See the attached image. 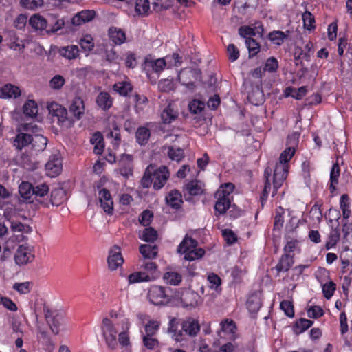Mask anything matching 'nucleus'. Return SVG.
<instances>
[{"mask_svg": "<svg viewBox=\"0 0 352 352\" xmlns=\"http://www.w3.org/2000/svg\"><path fill=\"white\" fill-rule=\"evenodd\" d=\"M217 195L218 198L214 205V210L219 214H223L231 207L230 199L222 195L221 192H217Z\"/></svg>", "mask_w": 352, "mask_h": 352, "instance_id": "obj_21", "label": "nucleus"}, {"mask_svg": "<svg viewBox=\"0 0 352 352\" xmlns=\"http://www.w3.org/2000/svg\"><path fill=\"white\" fill-rule=\"evenodd\" d=\"M205 252V250L201 248H195L193 249L191 248L186 252L184 253L185 254L184 259L189 261L199 259L204 256Z\"/></svg>", "mask_w": 352, "mask_h": 352, "instance_id": "obj_38", "label": "nucleus"}, {"mask_svg": "<svg viewBox=\"0 0 352 352\" xmlns=\"http://www.w3.org/2000/svg\"><path fill=\"white\" fill-rule=\"evenodd\" d=\"M205 107L204 102L198 100H192L188 104L189 111L193 114L201 113Z\"/></svg>", "mask_w": 352, "mask_h": 352, "instance_id": "obj_58", "label": "nucleus"}, {"mask_svg": "<svg viewBox=\"0 0 352 352\" xmlns=\"http://www.w3.org/2000/svg\"><path fill=\"white\" fill-rule=\"evenodd\" d=\"M157 232L152 227L146 228L143 230L139 237L148 243H154L157 239Z\"/></svg>", "mask_w": 352, "mask_h": 352, "instance_id": "obj_37", "label": "nucleus"}, {"mask_svg": "<svg viewBox=\"0 0 352 352\" xmlns=\"http://www.w3.org/2000/svg\"><path fill=\"white\" fill-rule=\"evenodd\" d=\"M151 136V131L150 130L144 126H140L138 129L136 133H135V138L137 142L140 146H144L146 145Z\"/></svg>", "mask_w": 352, "mask_h": 352, "instance_id": "obj_32", "label": "nucleus"}, {"mask_svg": "<svg viewBox=\"0 0 352 352\" xmlns=\"http://www.w3.org/2000/svg\"><path fill=\"white\" fill-rule=\"evenodd\" d=\"M247 306L250 312L256 313L261 307V302L256 296H252L248 298Z\"/></svg>", "mask_w": 352, "mask_h": 352, "instance_id": "obj_53", "label": "nucleus"}, {"mask_svg": "<svg viewBox=\"0 0 352 352\" xmlns=\"http://www.w3.org/2000/svg\"><path fill=\"white\" fill-rule=\"evenodd\" d=\"M49 186L45 183L34 186V196L36 199L43 197L49 192Z\"/></svg>", "mask_w": 352, "mask_h": 352, "instance_id": "obj_55", "label": "nucleus"}, {"mask_svg": "<svg viewBox=\"0 0 352 352\" xmlns=\"http://www.w3.org/2000/svg\"><path fill=\"white\" fill-rule=\"evenodd\" d=\"M123 262L124 259L121 254L120 248L117 245H114L109 250V256L107 258L109 268L111 270H115L120 266Z\"/></svg>", "mask_w": 352, "mask_h": 352, "instance_id": "obj_11", "label": "nucleus"}, {"mask_svg": "<svg viewBox=\"0 0 352 352\" xmlns=\"http://www.w3.org/2000/svg\"><path fill=\"white\" fill-rule=\"evenodd\" d=\"M47 144V139L42 135H35L32 142V148L36 151H43Z\"/></svg>", "mask_w": 352, "mask_h": 352, "instance_id": "obj_41", "label": "nucleus"}, {"mask_svg": "<svg viewBox=\"0 0 352 352\" xmlns=\"http://www.w3.org/2000/svg\"><path fill=\"white\" fill-rule=\"evenodd\" d=\"M141 262V267L148 272L147 274L152 277V280L154 279L157 269V264L155 262L145 259H143Z\"/></svg>", "mask_w": 352, "mask_h": 352, "instance_id": "obj_49", "label": "nucleus"}, {"mask_svg": "<svg viewBox=\"0 0 352 352\" xmlns=\"http://www.w3.org/2000/svg\"><path fill=\"white\" fill-rule=\"evenodd\" d=\"M96 12L92 10H85L77 13L72 19V23L74 25H80L82 23L89 22L95 17Z\"/></svg>", "mask_w": 352, "mask_h": 352, "instance_id": "obj_17", "label": "nucleus"}, {"mask_svg": "<svg viewBox=\"0 0 352 352\" xmlns=\"http://www.w3.org/2000/svg\"><path fill=\"white\" fill-rule=\"evenodd\" d=\"M132 89L131 84L126 81L118 82L113 85V90L123 96H126Z\"/></svg>", "mask_w": 352, "mask_h": 352, "instance_id": "obj_39", "label": "nucleus"}, {"mask_svg": "<svg viewBox=\"0 0 352 352\" xmlns=\"http://www.w3.org/2000/svg\"><path fill=\"white\" fill-rule=\"evenodd\" d=\"M98 199L104 211L108 214H112L113 202L109 190L106 188L99 190Z\"/></svg>", "mask_w": 352, "mask_h": 352, "instance_id": "obj_13", "label": "nucleus"}, {"mask_svg": "<svg viewBox=\"0 0 352 352\" xmlns=\"http://www.w3.org/2000/svg\"><path fill=\"white\" fill-rule=\"evenodd\" d=\"M313 324L314 322L312 320L306 318H300L296 320L293 327L294 332L296 335H299L309 329Z\"/></svg>", "mask_w": 352, "mask_h": 352, "instance_id": "obj_35", "label": "nucleus"}, {"mask_svg": "<svg viewBox=\"0 0 352 352\" xmlns=\"http://www.w3.org/2000/svg\"><path fill=\"white\" fill-rule=\"evenodd\" d=\"M69 111L77 120L82 118L85 111V106L81 98L76 97L74 98L69 107Z\"/></svg>", "mask_w": 352, "mask_h": 352, "instance_id": "obj_23", "label": "nucleus"}, {"mask_svg": "<svg viewBox=\"0 0 352 352\" xmlns=\"http://www.w3.org/2000/svg\"><path fill=\"white\" fill-rule=\"evenodd\" d=\"M170 291L169 287H164L158 285H153L148 292L149 301L155 305H162L168 303L170 296L168 292Z\"/></svg>", "mask_w": 352, "mask_h": 352, "instance_id": "obj_4", "label": "nucleus"}, {"mask_svg": "<svg viewBox=\"0 0 352 352\" xmlns=\"http://www.w3.org/2000/svg\"><path fill=\"white\" fill-rule=\"evenodd\" d=\"M201 297L192 289H185L181 296V302L185 307H195L198 305Z\"/></svg>", "mask_w": 352, "mask_h": 352, "instance_id": "obj_12", "label": "nucleus"}, {"mask_svg": "<svg viewBox=\"0 0 352 352\" xmlns=\"http://www.w3.org/2000/svg\"><path fill=\"white\" fill-rule=\"evenodd\" d=\"M41 131V129L37 124L32 122L21 123L16 128V131H23L27 133H32L34 135H38L37 133Z\"/></svg>", "mask_w": 352, "mask_h": 352, "instance_id": "obj_40", "label": "nucleus"}, {"mask_svg": "<svg viewBox=\"0 0 352 352\" xmlns=\"http://www.w3.org/2000/svg\"><path fill=\"white\" fill-rule=\"evenodd\" d=\"M168 155L172 160L179 162L184 157V150L181 148L170 146L168 147Z\"/></svg>", "mask_w": 352, "mask_h": 352, "instance_id": "obj_52", "label": "nucleus"}, {"mask_svg": "<svg viewBox=\"0 0 352 352\" xmlns=\"http://www.w3.org/2000/svg\"><path fill=\"white\" fill-rule=\"evenodd\" d=\"M34 255L32 254V250L29 246L19 245L14 255V260L17 265H23L32 262Z\"/></svg>", "mask_w": 352, "mask_h": 352, "instance_id": "obj_10", "label": "nucleus"}, {"mask_svg": "<svg viewBox=\"0 0 352 352\" xmlns=\"http://www.w3.org/2000/svg\"><path fill=\"white\" fill-rule=\"evenodd\" d=\"M221 331L218 332L220 338H223L222 333H228L230 335V340H234L236 339V326L233 320H228V319L223 320L221 322Z\"/></svg>", "mask_w": 352, "mask_h": 352, "instance_id": "obj_18", "label": "nucleus"}, {"mask_svg": "<svg viewBox=\"0 0 352 352\" xmlns=\"http://www.w3.org/2000/svg\"><path fill=\"white\" fill-rule=\"evenodd\" d=\"M100 327L107 346L111 350L116 349L118 348V330L113 321L105 317L102 319Z\"/></svg>", "mask_w": 352, "mask_h": 352, "instance_id": "obj_3", "label": "nucleus"}, {"mask_svg": "<svg viewBox=\"0 0 352 352\" xmlns=\"http://www.w3.org/2000/svg\"><path fill=\"white\" fill-rule=\"evenodd\" d=\"M178 322L173 318L168 323V331L172 333V338L176 342H182L186 340V336L195 337L200 331V324L198 320L192 317L186 318L182 321L181 330H177Z\"/></svg>", "mask_w": 352, "mask_h": 352, "instance_id": "obj_1", "label": "nucleus"}, {"mask_svg": "<svg viewBox=\"0 0 352 352\" xmlns=\"http://www.w3.org/2000/svg\"><path fill=\"white\" fill-rule=\"evenodd\" d=\"M43 311L45 318L50 325L51 331L56 335L58 334L59 327L63 322V315L57 310H51L47 306H44Z\"/></svg>", "mask_w": 352, "mask_h": 352, "instance_id": "obj_6", "label": "nucleus"}, {"mask_svg": "<svg viewBox=\"0 0 352 352\" xmlns=\"http://www.w3.org/2000/svg\"><path fill=\"white\" fill-rule=\"evenodd\" d=\"M47 18L43 16L35 14L29 19V25L36 30H46Z\"/></svg>", "mask_w": 352, "mask_h": 352, "instance_id": "obj_27", "label": "nucleus"}, {"mask_svg": "<svg viewBox=\"0 0 352 352\" xmlns=\"http://www.w3.org/2000/svg\"><path fill=\"white\" fill-rule=\"evenodd\" d=\"M287 35L282 31H273L268 35L269 39L277 45H281Z\"/></svg>", "mask_w": 352, "mask_h": 352, "instance_id": "obj_50", "label": "nucleus"}, {"mask_svg": "<svg viewBox=\"0 0 352 352\" xmlns=\"http://www.w3.org/2000/svg\"><path fill=\"white\" fill-rule=\"evenodd\" d=\"M178 116L177 111H174L170 106H168L162 113L161 117L164 124H170Z\"/></svg>", "mask_w": 352, "mask_h": 352, "instance_id": "obj_42", "label": "nucleus"}, {"mask_svg": "<svg viewBox=\"0 0 352 352\" xmlns=\"http://www.w3.org/2000/svg\"><path fill=\"white\" fill-rule=\"evenodd\" d=\"M160 322L157 320H149L145 325L146 335L148 336H154L159 329Z\"/></svg>", "mask_w": 352, "mask_h": 352, "instance_id": "obj_59", "label": "nucleus"}, {"mask_svg": "<svg viewBox=\"0 0 352 352\" xmlns=\"http://www.w3.org/2000/svg\"><path fill=\"white\" fill-rule=\"evenodd\" d=\"M45 169L51 177L58 175L62 170L61 162L58 159L50 160L45 164Z\"/></svg>", "mask_w": 352, "mask_h": 352, "instance_id": "obj_28", "label": "nucleus"}, {"mask_svg": "<svg viewBox=\"0 0 352 352\" xmlns=\"http://www.w3.org/2000/svg\"><path fill=\"white\" fill-rule=\"evenodd\" d=\"M23 113L25 116L35 118L38 114V108L36 102L28 100L23 107Z\"/></svg>", "mask_w": 352, "mask_h": 352, "instance_id": "obj_36", "label": "nucleus"}, {"mask_svg": "<svg viewBox=\"0 0 352 352\" xmlns=\"http://www.w3.org/2000/svg\"><path fill=\"white\" fill-rule=\"evenodd\" d=\"M139 250L144 259H153L157 255V246L156 245L142 244Z\"/></svg>", "mask_w": 352, "mask_h": 352, "instance_id": "obj_26", "label": "nucleus"}, {"mask_svg": "<svg viewBox=\"0 0 352 352\" xmlns=\"http://www.w3.org/2000/svg\"><path fill=\"white\" fill-rule=\"evenodd\" d=\"M1 91H2V95L4 97H8V98H12V97L16 98L17 96H20V93H21L19 87H17L16 86H13L10 84L6 85L2 88Z\"/></svg>", "mask_w": 352, "mask_h": 352, "instance_id": "obj_48", "label": "nucleus"}, {"mask_svg": "<svg viewBox=\"0 0 352 352\" xmlns=\"http://www.w3.org/2000/svg\"><path fill=\"white\" fill-rule=\"evenodd\" d=\"M96 103L102 110H107L112 106V100L109 94L101 92L96 98Z\"/></svg>", "mask_w": 352, "mask_h": 352, "instance_id": "obj_34", "label": "nucleus"}, {"mask_svg": "<svg viewBox=\"0 0 352 352\" xmlns=\"http://www.w3.org/2000/svg\"><path fill=\"white\" fill-rule=\"evenodd\" d=\"M166 65V61L165 58H158L156 60H154L151 55H148L145 57L144 65H143V69L146 72L147 75H149V74L152 72L158 73L162 72L164 67Z\"/></svg>", "mask_w": 352, "mask_h": 352, "instance_id": "obj_9", "label": "nucleus"}, {"mask_svg": "<svg viewBox=\"0 0 352 352\" xmlns=\"http://www.w3.org/2000/svg\"><path fill=\"white\" fill-rule=\"evenodd\" d=\"M340 230L338 228L333 229L329 235V241H327L325 248L329 250L336 245L340 239Z\"/></svg>", "mask_w": 352, "mask_h": 352, "instance_id": "obj_51", "label": "nucleus"}, {"mask_svg": "<svg viewBox=\"0 0 352 352\" xmlns=\"http://www.w3.org/2000/svg\"><path fill=\"white\" fill-rule=\"evenodd\" d=\"M46 33L48 35L56 33L65 25L63 19H59L58 16L51 14L47 18Z\"/></svg>", "mask_w": 352, "mask_h": 352, "instance_id": "obj_15", "label": "nucleus"}, {"mask_svg": "<svg viewBox=\"0 0 352 352\" xmlns=\"http://www.w3.org/2000/svg\"><path fill=\"white\" fill-rule=\"evenodd\" d=\"M21 5L29 10H36L43 5V0H21Z\"/></svg>", "mask_w": 352, "mask_h": 352, "instance_id": "obj_57", "label": "nucleus"}, {"mask_svg": "<svg viewBox=\"0 0 352 352\" xmlns=\"http://www.w3.org/2000/svg\"><path fill=\"white\" fill-rule=\"evenodd\" d=\"M150 8V3L148 0H136L135 11L137 14L145 16L148 14Z\"/></svg>", "mask_w": 352, "mask_h": 352, "instance_id": "obj_44", "label": "nucleus"}, {"mask_svg": "<svg viewBox=\"0 0 352 352\" xmlns=\"http://www.w3.org/2000/svg\"><path fill=\"white\" fill-rule=\"evenodd\" d=\"M153 6L156 12H161L164 10H168L172 6L170 0H153Z\"/></svg>", "mask_w": 352, "mask_h": 352, "instance_id": "obj_60", "label": "nucleus"}, {"mask_svg": "<svg viewBox=\"0 0 352 352\" xmlns=\"http://www.w3.org/2000/svg\"><path fill=\"white\" fill-rule=\"evenodd\" d=\"M32 282L26 281L23 283H16L13 285V289L20 294H28L32 289Z\"/></svg>", "mask_w": 352, "mask_h": 352, "instance_id": "obj_54", "label": "nucleus"}, {"mask_svg": "<svg viewBox=\"0 0 352 352\" xmlns=\"http://www.w3.org/2000/svg\"><path fill=\"white\" fill-rule=\"evenodd\" d=\"M294 263V258L289 254H284L280 258L275 267L278 274L282 272H287Z\"/></svg>", "mask_w": 352, "mask_h": 352, "instance_id": "obj_24", "label": "nucleus"}, {"mask_svg": "<svg viewBox=\"0 0 352 352\" xmlns=\"http://www.w3.org/2000/svg\"><path fill=\"white\" fill-rule=\"evenodd\" d=\"M133 156L129 154L122 155L120 160V173L125 178L133 175Z\"/></svg>", "mask_w": 352, "mask_h": 352, "instance_id": "obj_14", "label": "nucleus"}, {"mask_svg": "<svg viewBox=\"0 0 352 352\" xmlns=\"http://www.w3.org/2000/svg\"><path fill=\"white\" fill-rule=\"evenodd\" d=\"M47 109L49 111V113L53 118V122L55 121L54 118H56L57 122L59 125H65L67 122H69V124H72L69 121L67 109L60 104L55 102H51L47 104Z\"/></svg>", "mask_w": 352, "mask_h": 352, "instance_id": "obj_7", "label": "nucleus"}, {"mask_svg": "<svg viewBox=\"0 0 352 352\" xmlns=\"http://www.w3.org/2000/svg\"><path fill=\"white\" fill-rule=\"evenodd\" d=\"M109 35L112 41L116 45H121L126 41L125 32L121 29L111 28L109 30Z\"/></svg>", "mask_w": 352, "mask_h": 352, "instance_id": "obj_30", "label": "nucleus"}, {"mask_svg": "<svg viewBox=\"0 0 352 352\" xmlns=\"http://www.w3.org/2000/svg\"><path fill=\"white\" fill-rule=\"evenodd\" d=\"M340 206L342 212L343 218L345 219H349L351 215V210H349V197L347 194H344L341 196Z\"/></svg>", "mask_w": 352, "mask_h": 352, "instance_id": "obj_45", "label": "nucleus"}, {"mask_svg": "<svg viewBox=\"0 0 352 352\" xmlns=\"http://www.w3.org/2000/svg\"><path fill=\"white\" fill-rule=\"evenodd\" d=\"M66 199V192L62 188L52 190L50 202L53 206H59Z\"/></svg>", "mask_w": 352, "mask_h": 352, "instance_id": "obj_29", "label": "nucleus"}, {"mask_svg": "<svg viewBox=\"0 0 352 352\" xmlns=\"http://www.w3.org/2000/svg\"><path fill=\"white\" fill-rule=\"evenodd\" d=\"M130 327V323L128 319H124L122 321V331L118 333V338L117 340L118 343H119L122 347H127L131 346L130 337L129 329Z\"/></svg>", "mask_w": 352, "mask_h": 352, "instance_id": "obj_22", "label": "nucleus"}, {"mask_svg": "<svg viewBox=\"0 0 352 352\" xmlns=\"http://www.w3.org/2000/svg\"><path fill=\"white\" fill-rule=\"evenodd\" d=\"M288 164H285L283 163L276 164L273 175L274 190L273 194L276 193L278 189L280 188L284 181L286 179L288 173Z\"/></svg>", "mask_w": 352, "mask_h": 352, "instance_id": "obj_8", "label": "nucleus"}, {"mask_svg": "<svg viewBox=\"0 0 352 352\" xmlns=\"http://www.w3.org/2000/svg\"><path fill=\"white\" fill-rule=\"evenodd\" d=\"M302 21L306 29L311 30L315 28V19L314 15L309 11H305L302 14Z\"/></svg>", "mask_w": 352, "mask_h": 352, "instance_id": "obj_56", "label": "nucleus"}, {"mask_svg": "<svg viewBox=\"0 0 352 352\" xmlns=\"http://www.w3.org/2000/svg\"><path fill=\"white\" fill-rule=\"evenodd\" d=\"M245 45L249 51L250 58L256 56L260 51V45L254 38L245 39Z\"/></svg>", "mask_w": 352, "mask_h": 352, "instance_id": "obj_43", "label": "nucleus"}, {"mask_svg": "<svg viewBox=\"0 0 352 352\" xmlns=\"http://www.w3.org/2000/svg\"><path fill=\"white\" fill-rule=\"evenodd\" d=\"M79 44L83 50L87 52L92 50L94 47L93 38L91 35H86L84 38H81Z\"/></svg>", "mask_w": 352, "mask_h": 352, "instance_id": "obj_61", "label": "nucleus"}, {"mask_svg": "<svg viewBox=\"0 0 352 352\" xmlns=\"http://www.w3.org/2000/svg\"><path fill=\"white\" fill-rule=\"evenodd\" d=\"M184 196L186 197V200L188 201V198L186 197V192L190 196H197L200 195L203 193V189L199 184V182L195 180V181H191L188 182L184 189Z\"/></svg>", "mask_w": 352, "mask_h": 352, "instance_id": "obj_25", "label": "nucleus"}, {"mask_svg": "<svg viewBox=\"0 0 352 352\" xmlns=\"http://www.w3.org/2000/svg\"><path fill=\"white\" fill-rule=\"evenodd\" d=\"M197 241L187 235L184 238L183 241L180 243L177 248V252L180 254L186 252L191 248H195L197 246Z\"/></svg>", "mask_w": 352, "mask_h": 352, "instance_id": "obj_33", "label": "nucleus"}, {"mask_svg": "<svg viewBox=\"0 0 352 352\" xmlns=\"http://www.w3.org/2000/svg\"><path fill=\"white\" fill-rule=\"evenodd\" d=\"M19 193L25 202H32L30 200L34 196V186L28 182H22L19 186Z\"/></svg>", "mask_w": 352, "mask_h": 352, "instance_id": "obj_20", "label": "nucleus"}, {"mask_svg": "<svg viewBox=\"0 0 352 352\" xmlns=\"http://www.w3.org/2000/svg\"><path fill=\"white\" fill-rule=\"evenodd\" d=\"M78 53L79 49L77 45H72L59 49L60 55L69 60L75 59L78 56Z\"/></svg>", "mask_w": 352, "mask_h": 352, "instance_id": "obj_31", "label": "nucleus"}, {"mask_svg": "<svg viewBox=\"0 0 352 352\" xmlns=\"http://www.w3.org/2000/svg\"><path fill=\"white\" fill-rule=\"evenodd\" d=\"M201 72L197 68L182 69L179 74L178 79L180 83L190 90L195 88V82L201 79Z\"/></svg>", "mask_w": 352, "mask_h": 352, "instance_id": "obj_5", "label": "nucleus"}, {"mask_svg": "<svg viewBox=\"0 0 352 352\" xmlns=\"http://www.w3.org/2000/svg\"><path fill=\"white\" fill-rule=\"evenodd\" d=\"M169 175L166 166H161L157 168L156 166L150 164L145 170L141 179V185L143 188H147L153 183L154 189L160 190L166 183Z\"/></svg>", "mask_w": 352, "mask_h": 352, "instance_id": "obj_2", "label": "nucleus"}, {"mask_svg": "<svg viewBox=\"0 0 352 352\" xmlns=\"http://www.w3.org/2000/svg\"><path fill=\"white\" fill-rule=\"evenodd\" d=\"M129 283H135L142 281H150L152 280V277L148 274L144 272H139L131 274L129 277Z\"/></svg>", "mask_w": 352, "mask_h": 352, "instance_id": "obj_47", "label": "nucleus"}, {"mask_svg": "<svg viewBox=\"0 0 352 352\" xmlns=\"http://www.w3.org/2000/svg\"><path fill=\"white\" fill-rule=\"evenodd\" d=\"M307 316L309 318L317 319L324 314V310L320 306H311L307 310Z\"/></svg>", "mask_w": 352, "mask_h": 352, "instance_id": "obj_63", "label": "nucleus"}, {"mask_svg": "<svg viewBox=\"0 0 352 352\" xmlns=\"http://www.w3.org/2000/svg\"><path fill=\"white\" fill-rule=\"evenodd\" d=\"M16 132L17 134L14 139L13 145L18 151H21L23 148L32 144L33 137L31 134L23 131Z\"/></svg>", "mask_w": 352, "mask_h": 352, "instance_id": "obj_16", "label": "nucleus"}, {"mask_svg": "<svg viewBox=\"0 0 352 352\" xmlns=\"http://www.w3.org/2000/svg\"><path fill=\"white\" fill-rule=\"evenodd\" d=\"M165 199L166 204L168 206L176 210L181 208L182 204L183 203L182 194L177 190H172L166 196Z\"/></svg>", "mask_w": 352, "mask_h": 352, "instance_id": "obj_19", "label": "nucleus"}, {"mask_svg": "<svg viewBox=\"0 0 352 352\" xmlns=\"http://www.w3.org/2000/svg\"><path fill=\"white\" fill-rule=\"evenodd\" d=\"M280 309L285 312V315L289 318H292L294 316V305L291 301L283 300L280 303Z\"/></svg>", "mask_w": 352, "mask_h": 352, "instance_id": "obj_64", "label": "nucleus"}, {"mask_svg": "<svg viewBox=\"0 0 352 352\" xmlns=\"http://www.w3.org/2000/svg\"><path fill=\"white\" fill-rule=\"evenodd\" d=\"M163 278L166 283L173 285H177L182 281V276L175 272H167L164 273Z\"/></svg>", "mask_w": 352, "mask_h": 352, "instance_id": "obj_46", "label": "nucleus"}, {"mask_svg": "<svg viewBox=\"0 0 352 352\" xmlns=\"http://www.w3.org/2000/svg\"><path fill=\"white\" fill-rule=\"evenodd\" d=\"M294 153L295 149L294 147H288L280 154L279 157V162L278 163L288 164V162L292 159Z\"/></svg>", "mask_w": 352, "mask_h": 352, "instance_id": "obj_62", "label": "nucleus"}]
</instances>
